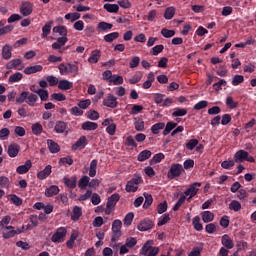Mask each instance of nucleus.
I'll list each match as a JSON object with an SVG mask.
<instances>
[{
  "label": "nucleus",
  "mask_w": 256,
  "mask_h": 256,
  "mask_svg": "<svg viewBox=\"0 0 256 256\" xmlns=\"http://www.w3.org/2000/svg\"><path fill=\"white\" fill-rule=\"evenodd\" d=\"M172 17H175V8L168 7L164 13V19L171 20Z\"/></svg>",
  "instance_id": "nucleus-55"
},
{
  "label": "nucleus",
  "mask_w": 256,
  "mask_h": 256,
  "mask_svg": "<svg viewBox=\"0 0 256 256\" xmlns=\"http://www.w3.org/2000/svg\"><path fill=\"white\" fill-rule=\"evenodd\" d=\"M53 25V21H49L42 27V39H45V37H48L51 33V26Z\"/></svg>",
  "instance_id": "nucleus-33"
},
{
  "label": "nucleus",
  "mask_w": 256,
  "mask_h": 256,
  "mask_svg": "<svg viewBox=\"0 0 256 256\" xmlns=\"http://www.w3.org/2000/svg\"><path fill=\"white\" fill-rule=\"evenodd\" d=\"M115 39H119V32H112L104 36V41L106 43H113Z\"/></svg>",
  "instance_id": "nucleus-36"
},
{
  "label": "nucleus",
  "mask_w": 256,
  "mask_h": 256,
  "mask_svg": "<svg viewBox=\"0 0 256 256\" xmlns=\"http://www.w3.org/2000/svg\"><path fill=\"white\" fill-rule=\"evenodd\" d=\"M99 128V124L96 122L86 121L82 123L83 131H95Z\"/></svg>",
  "instance_id": "nucleus-22"
},
{
  "label": "nucleus",
  "mask_w": 256,
  "mask_h": 256,
  "mask_svg": "<svg viewBox=\"0 0 256 256\" xmlns=\"http://www.w3.org/2000/svg\"><path fill=\"white\" fill-rule=\"evenodd\" d=\"M99 161L94 159L90 162L89 177H95L97 175V165Z\"/></svg>",
  "instance_id": "nucleus-31"
},
{
  "label": "nucleus",
  "mask_w": 256,
  "mask_h": 256,
  "mask_svg": "<svg viewBox=\"0 0 256 256\" xmlns=\"http://www.w3.org/2000/svg\"><path fill=\"white\" fill-rule=\"evenodd\" d=\"M202 215V221L204 223H211L215 219V214L211 211H204L201 213Z\"/></svg>",
  "instance_id": "nucleus-28"
},
{
  "label": "nucleus",
  "mask_w": 256,
  "mask_h": 256,
  "mask_svg": "<svg viewBox=\"0 0 256 256\" xmlns=\"http://www.w3.org/2000/svg\"><path fill=\"white\" fill-rule=\"evenodd\" d=\"M143 183V178L141 175H134L130 181L126 184L127 193H136L137 189H139V185Z\"/></svg>",
  "instance_id": "nucleus-2"
},
{
  "label": "nucleus",
  "mask_w": 256,
  "mask_h": 256,
  "mask_svg": "<svg viewBox=\"0 0 256 256\" xmlns=\"http://www.w3.org/2000/svg\"><path fill=\"white\" fill-rule=\"evenodd\" d=\"M119 199H121V196H119L118 193L112 194L107 201L106 208L107 209H113L117 203H119Z\"/></svg>",
  "instance_id": "nucleus-14"
},
{
  "label": "nucleus",
  "mask_w": 256,
  "mask_h": 256,
  "mask_svg": "<svg viewBox=\"0 0 256 256\" xmlns=\"http://www.w3.org/2000/svg\"><path fill=\"white\" fill-rule=\"evenodd\" d=\"M134 127L136 131H143L145 129V121L141 118H135L134 119Z\"/></svg>",
  "instance_id": "nucleus-42"
},
{
  "label": "nucleus",
  "mask_w": 256,
  "mask_h": 256,
  "mask_svg": "<svg viewBox=\"0 0 256 256\" xmlns=\"http://www.w3.org/2000/svg\"><path fill=\"white\" fill-rule=\"evenodd\" d=\"M249 157V152L245 150H239L234 154L235 163H243Z\"/></svg>",
  "instance_id": "nucleus-13"
},
{
  "label": "nucleus",
  "mask_w": 256,
  "mask_h": 256,
  "mask_svg": "<svg viewBox=\"0 0 256 256\" xmlns=\"http://www.w3.org/2000/svg\"><path fill=\"white\" fill-rule=\"evenodd\" d=\"M192 225L196 231H203V224H201V217L195 216L192 220Z\"/></svg>",
  "instance_id": "nucleus-38"
},
{
  "label": "nucleus",
  "mask_w": 256,
  "mask_h": 256,
  "mask_svg": "<svg viewBox=\"0 0 256 256\" xmlns=\"http://www.w3.org/2000/svg\"><path fill=\"white\" fill-rule=\"evenodd\" d=\"M37 95L40 97L41 101H47L49 99V91L47 90L39 88L37 91Z\"/></svg>",
  "instance_id": "nucleus-56"
},
{
  "label": "nucleus",
  "mask_w": 256,
  "mask_h": 256,
  "mask_svg": "<svg viewBox=\"0 0 256 256\" xmlns=\"http://www.w3.org/2000/svg\"><path fill=\"white\" fill-rule=\"evenodd\" d=\"M32 133L33 135H41L43 133V125L41 123H35L32 125Z\"/></svg>",
  "instance_id": "nucleus-45"
},
{
  "label": "nucleus",
  "mask_w": 256,
  "mask_h": 256,
  "mask_svg": "<svg viewBox=\"0 0 256 256\" xmlns=\"http://www.w3.org/2000/svg\"><path fill=\"white\" fill-rule=\"evenodd\" d=\"M67 41H69L67 37H59L57 41L52 44V49L54 50L61 49V47L65 46Z\"/></svg>",
  "instance_id": "nucleus-24"
},
{
  "label": "nucleus",
  "mask_w": 256,
  "mask_h": 256,
  "mask_svg": "<svg viewBox=\"0 0 256 256\" xmlns=\"http://www.w3.org/2000/svg\"><path fill=\"white\" fill-rule=\"evenodd\" d=\"M39 101V96L33 93H29L26 98V103L29 105V107H35V103Z\"/></svg>",
  "instance_id": "nucleus-25"
},
{
  "label": "nucleus",
  "mask_w": 256,
  "mask_h": 256,
  "mask_svg": "<svg viewBox=\"0 0 256 256\" xmlns=\"http://www.w3.org/2000/svg\"><path fill=\"white\" fill-rule=\"evenodd\" d=\"M19 151H21V146H19V144L14 143V144H10L8 146L7 153L9 155V157L13 158V157H17V155H19Z\"/></svg>",
  "instance_id": "nucleus-15"
},
{
  "label": "nucleus",
  "mask_w": 256,
  "mask_h": 256,
  "mask_svg": "<svg viewBox=\"0 0 256 256\" xmlns=\"http://www.w3.org/2000/svg\"><path fill=\"white\" fill-rule=\"evenodd\" d=\"M152 153L150 150H144L142 152H140L138 154V161H140V163H143V161H147V159H149L151 157Z\"/></svg>",
  "instance_id": "nucleus-34"
},
{
  "label": "nucleus",
  "mask_w": 256,
  "mask_h": 256,
  "mask_svg": "<svg viewBox=\"0 0 256 256\" xmlns=\"http://www.w3.org/2000/svg\"><path fill=\"white\" fill-rule=\"evenodd\" d=\"M153 225V221L144 219L138 224L137 229L138 231H149V229H153Z\"/></svg>",
  "instance_id": "nucleus-12"
},
{
  "label": "nucleus",
  "mask_w": 256,
  "mask_h": 256,
  "mask_svg": "<svg viewBox=\"0 0 256 256\" xmlns=\"http://www.w3.org/2000/svg\"><path fill=\"white\" fill-rule=\"evenodd\" d=\"M45 195L47 197H54V195H59V186L52 185L49 188H46Z\"/></svg>",
  "instance_id": "nucleus-27"
},
{
  "label": "nucleus",
  "mask_w": 256,
  "mask_h": 256,
  "mask_svg": "<svg viewBox=\"0 0 256 256\" xmlns=\"http://www.w3.org/2000/svg\"><path fill=\"white\" fill-rule=\"evenodd\" d=\"M43 67L41 65L29 66L24 69L25 75H33L34 73H41Z\"/></svg>",
  "instance_id": "nucleus-18"
},
{
  "label": "nucleus",
  "mask_w": 256,
  "mask_h": 256,
  "mask_svg": "<svg viewBox=\"0 0 256 256\" xmlns=\"http://www.w3.org/2000/svg\"><path fill=\"white\" fill-rule=\"evenodd\" d=\"M89 181H91L89 176H82L79 180L78 187H80V189H87V186H89Z\"/></svg>",
  "instance_id": "nucleus-41"
},
{
  "label": "nucleus",
  "mask_w": 256,
  "mask_h": 256,
  "mask_svg": "<svg viewBox=\"0 0 256 256\" xmlns=\"http://www.w3.org/2000/svg\"><path fill=\"white\" fill-rule=\"evenodd\" d=\"M199 187H201V182H195L189 186V188L184 192V196L193 199L197 193H199Z\"/></svg>",
  "instance_id": "nucleus-5"
},
{
  "label": "nucleus",
  "mask_w": 256,
  "mask_h": 256,
  "mask_svg": "<svg viewBox=\"0 0 256 256\" xmlns=\"http://www.w3.org/2000/svg\"><path fill=\"white\" fill-rule=\"evenodd\" d=\"M21 79H23V74H21V72H16L9 77L8 81L9 83H19Z\"/></svg>",
  "instance_id": "nucleus-44"
},
{
  "label": "nucleus",
  "mask_w": 256,
  "mask_h": 256,
  "mask_svg": "<svg viewBox=\"0 0 256 256\" xmlns=\"http://www.w3.org/2000/svg\"><path fill=\"white\" fill-rule=\"evenodd\" d=\"M83 215V210L79 206L73 208V214L71 216L72 221H79V218Z\"/></svg>",
  "instance_id": "nucleus-32"
},
{
  "label": "nucleus",
  "mask_w": 256,
  "mask_h": 256,
  "mask_svg": "<svg viewBox=\"0 0 256 256\" xmlns=\"http://www.w3.org/2000/svg\"><path fill=\"white\" fill-rule=\"evenodd\" d=\"M165 129L163 131V135L164 137H167V135H169V133H171L173 131V129H175L177 127V123L170 121L167 122L166 126H164Z\"/></svg>",
  "instance_id": "nucleus-30"
},
{
  "label": "nucleus",
  "mask_w": 256,
  "mask_h": 256,
  "mask_svg": "<svg viewBox=\"0 0 256 256\" xmlns=\"http://www.w3.org/2000/svg\"><path fill=\"white\" fill-rule=\"evenodd\" d=\"M221 243L226 249H233V247H235L233 239H231V237H229L227 234L222 236Z\"/></svg>",
  "instance_id": "nucleus-17"
},
{
  "label": "nucleus",
  "mask_w": 256,
  "mask_h": 256,
  "mask_svg": "<svg viewBox=\"0 0 256 256\" xmlns=\"http://www.w3.org/2000/svg\"><path fill=\"white\" fill-rule=\"evenodd\" d=\"M47 145L50 153H59L61 151L59 144L51 139L47 140Z\"/></svg>",
  "instance_id": "nucleus-23"
},
{
  "label": "nucleus",
  "mask_w": 256,
  "mask_h": 256,
  "mask_svg": "<svg viewBox=\"0 0 256 256\" xmlns=\"http://www.w3.org/2000/svg\"><path fill=\"white\" fill-rule=\"evenodd\" d=\"M46 81L47 83H49L50 87H55L56 85H59V79L55 76H47Z\"/></svg>",
  "instance_id": "nucleus-61"
},
{
  "label": "nucleus",
  "mask_w": 256,
  "mask_h": 256,
  "mask_svg": "<svg viewBox=\"0 0 256 256\" xmlns=\"http://www.w3.org/2000/svg\"><path fill=\"white\" fill-rule=\"evenodd\" d=\"M60 75H76L79 74V62L74 61V63H61L58 66Z\"/></svg>",
  "instance_id": "nucleus-1"
},
{
  "label": "nucleus",
  "mask_w": 256,
  "mask_h": 256,
  "mask_svg": "<svg viewBox=\"0 0 256 256\" xmlns=\"http://www.w3.org/2000/svg\"><path fill=\"white\" fill-rule=\"evenodd\" d=\"M31 167H33V163L31 160H27L24 165H20L16 168V173H18V175H25V173H29Z\"/></svg>",
  "instance_id": "nucleus-10"
},
{
  "label": "nucleus",
  "mask_w": 256,
  "mask_h": 256,
  "mask_svg": "<svg viewBox=\"0 0 256 256\" xmlns=\"http://www.w3.org/2000/svg\"><path fill=\"white\" fill-rule=\"evenodd\" d=\"M20 13L24 17H29V15H31V13H33V3L29 2V1L23 2L20 6Z\"/></svg>",
  "instance_id": "nucleus-8"
},
{
  "label": "nucleus",
  "mask_w": 256,
  "mask_h": 256,
  "mask_svg": "<svg viewBox=\"0 0 256 256\" xmlns=\"http://www.w3.org/2000/svg\"><path fill=\"white\" fill-rule=\"evenodd\" d=\"M208 105H209V102L207 100H202L194 105V110L201 111V109H206Z\"/></svg>",
  "instance_id": "nucleus-58"
},
{
  "label": "nucleus",
  "mask_w": 256,
  "mask_h": 256,
  "mask_svg": "<svg viewBox=\"0 0 256 256\" xmlns=\"http://www.w3.org/2000/svg\"><path fill=\"white\" fill-rule=\"evenodd\" d=\"M229 209L237 213L241 210V203L237 200H232L229 204Z\"/></svg>",
  "instance_id": "nucleus-48"
},
{
  "label": "nucleus",
  "mask_w": 256,
  "mask_h": 256,
  "mask_svg": "<svg viewBox=\"0 0 256 256\" xmlns=\"http://www.w3.org/2000/svg\"><path fill=\"white\" fill-rule=\"evenodd\" d=\"M65 19L70 20L72 23L77 21L78 19H81V14L74 12V13H68L65 15Z\"/></svg>",
  "instance_id": "nucleus-53"
},
{
  "label": "nucleus",
  "mask_w": 256,
  "mask_h": 256,
  "mask_svg": "<svg viewBox=\"0 0 256 256\" xmlns=\"http://www.w3.org/2000/svg\"><path fill=\"white\" fill-rule=\"evenodd\" d=\"M104 9L108 13H118L119 12V5L106 3V4H104Z\"/></svg>",
  "instance_id": "nucleus-40"
},
{
  "label": "nucleus",
  "mask_w": 256,
  "mask_h": 256,
  "mask_svg": "<svg viewBox=\"0 0 256 256\" xmlns=\"http://www.w3.org/2000/svg\"><path fill=\"white\" fill-rule=\"evenodd\" d=\"M21 63H23L21 59H13L6 64V69H17Z\"/></svg>",
  "instance_id": "nucleus-37"
},
{
  "label": "nucleus",
  "mask_w": 256,
  "mask_h": 256,
  "mask_svg": "<svg viewBox=\"0 0 256 256\" xmlns=\"http://www.w3.org/2000/svg\"><path fill=\"white\" fill-rule=\"evenodd\" d=\"M109 83H113V85H123V76L114 74L109 80Z\"/></svg>",
  "instance_id": "nucleus-49"
},
{
  "label": "nucleus",
  "mask_w": 256,
  "mask_h": 256,
  "mask_svg": "<svg viewBox=\"0 0 256 256\" xmlns=\"http://www.w3.org/2000/svg\"><path fill=\"white\" fill-rule=\"evenodd\" d=\"M27 95H29V92L23 91L17 98L16 103H27Z\"/></svg>",
  "instance_id": "nucleus-62"
},
{
  "label": "nucleus",
  "mask_w": 256,
  "mask_h": 256,
  "mask_svg": "<svg viewBox=\"0 0 256 256\" xmlns=\"http://www.w3.org/2000/svg\"><path fill=\"white\" fill-rule=\"evenodd\" d=\"M112 29H113V24H111V23L100 22V23H98V25H97V30H98V31L107 32V31H111Z\"/></svg>",
  "instance_id": "nucleus-29"
},
{
  "label": "nucleus",
  "mask_w": 256,
  "mask_h": 256,
  "mask_svg": "<svg viewBox=\"0 0 256 256\" xmlns=\"http://www.w3.org/2000/svg\"><path fill=\"white\" fill-rule=\"evenodd\" d=\"M87 145V137L81 136L73 145L72 150L77 151L81 149H85V146Z\"/></svg>",
  "instance_id": "nucleus-11"
},
{
  "label": "nucleus",
  "mask_w": 256,
  "mask_h": 256,
  "mask_svg": "<svg viewBox=\"0 0 256 256\" xmlns=\"http://www.w3.org/2000/svg\"><path fill=\"white\" fill-rule=\"evenodd\" d=\"M68 129H69V126L67 125V122L61 121V120L56 121L54 126L55 133H58V134L65 133L67 135V133H69Z\"/></svg>",
  "instance_id": "nucleus-7"
},
{
  "label": "nucleus",
  "mask_w": 256,
  "mask_h": 256,
  "mask_svg": "<svg viewBox=\"0 0 256 256\" xmlns=\"http://www.w3.org/2000/svg\"><path fill=\"white\" fill-rule=\"evenodd\" d=\"M161 35L165 37V39H171V37H175V30H169L167 28H163L161 30Z\"/></svg>",
  "instance_id": "nucleus-52"
},
{
  "label": "nucleus",
  "mask_w": 256,
  "mask_h": 256,
  "mask_svg": "<svg viewBox=\"0 0 256 256\" xmlns=\"http://www.w3.org/2000/svg\"><path fill=\"white\" fill-rule=\"evenodd\" d=\"M165 159V155L163 153H158L153 156V158L150 160V165H155L157 163H161Z\"/></svg>",
  "instance_id": "nucleus-46"
},
{
  "label": "nucleus",
  "mask_w": 256,
  "mask_h": 256,
  "mask_svg": "<svg viewBox=\"0 0 256 256\" xmlns=\"http://www.w3.org/2000/svg\"><path fill=\"white\" fill-rule=\"evenodd\" d=\"M165 129V122H158L151 126L150 130L152 131L153 135H159L161 130Z\"/></svg>",
  "instance_id": "nucleus-26"
},
{
  "label": "nucleus",
  "mask_w": 256,
  "mask_h": 256,
  "mask_svg": "<svg viewBox=\"0 0 256 256\" xmlns=\"http://www.w3.org/2000/svg\"><path fill=\"white\" fill-rule=\"evenodd\" d=\"M104 107H109L110 109H115L119 102H117V96L113 94H108L107 97L103 100Z\"/></svg>",
  "instance_id": "nucleus-6"
},
{
  "label": "nucleus",
  "mask_w": 256,
  "mask_h": 256,
  "mask_svg": "<svg viewBox=\"0 0 256 256\" xmlns=\"http://www.w3.org/2000/svg\"><path fill=\"white\" fill-rule=\"evenodd\" d=\"M187 115V109L185 108H174V112L172 113V117H185Z\"/></svg>",
  "instance_id": "nucleus-43"
},
{
  "label": "nucleus",
  "mask_w": 256,
  "mask_h": 256,
  "mask_svg": "<svg viewBox=\"0 0 256 256\" xmlns=\"http://www.w3.org/2000/svg\"><path fill=\"white\" fill-rule=\"evenodd\" d=\"M145 202L143 204V209H149L153 205V196L147 192L144 193Z\"/></svg>",
  "instance_id": "nucleus-39"
},
{
  "label": "nucleus",
  "mask_w": 256,
  "mask_h": 256,
  "mask_svg": "<svg viewBox=\"0 0 256 256\" xmlns=\"http://www.w3.org/2000/svg\"><path fill=\"white\" fill-rule=\"evenodd\" d=\"M51 165H47L42 171L38 172L37 178L40 179V181H43L44 179H47L49 175H51Z\"/></svg>",
  "instance_id": "nucleus-19"
},
{
  "label": "nucleus",
  "mask_w": 256,
  "mask_h": 256,
  "mask_svg": "<svg viewBox=\"0 0 256 256\" xmlns=\"http://www.w3.org/2000/svg\"><path fill=\"white\" fill-rule=\"evenodd\" d=\"M226 105L229 109H237V107H239V102H234L233 97L228 96L226 98Z\"/></svg>",
  "instance_id": "nucleus-54"
},
{
  "label": "nucleus",
  "mask_w": 256,
  "mask_h": 256,
  "mask_svg": "<svg viewBox=\"0 0 256 256\" xmlns=\"http://www.w3.org/2000/svg\"><path fill=\"white\" fill-rule=\"evenodd\" d=\"M133 219H135V214L133 212H130L128 214H126V216L124 217V225L126 227H129L131 225V223H133Z\"/></svg>",
  "instance_id": "nucleus-51"
},
{
  "label": "nucleus",
  "mask_w": 256,
  "mask_h": 256,
  "mask_svg": "<svg viewBox=\"0 0 256 256\" xmlns=\"http://www.w3.org/2000/svg\"><path fill=\"white\" fill-rule=\"evenodd\" d=\"M222 87H227V81L223 79L213 84L214 91H221V89H223Z\"/></svg>",
  "instance_id": "nucleus-57"
},
{
  "label": "nucleus",
  "mask_w": 256,
  "mask_h": 256,
  "mask_svg": "<svg viewBox=\"0 0 256 256\" xmlns=\"http://www.w3.org/2000/svg\"><path fill=\"white\" fill-rule=\"evenodd\" d=\"M121 227H123V222L119 219L114 220L112 223V232L121 231Z\"/></svg>",
  "instance_id": "nucleus-60"
},
{
  "label": "nucleus",
  "mask_w": 256,
  "mask_h": 256,
  "mask_svg": "<svg viewBox=\"0 0 256 256\" xmlns=\"http://www.w3.org/2000/svg\"><path fill=\"white\" fill-rule=\"evenodd\" d=\"M12 49L13 48L11 46L7 45V44L2 48V57H3V59L9 60L11 58Z\"/></svg>",
  "instance_id": "nucleus-35"
},
{
  "label": "nucleus",
  "mask_w": 256,
  "mask_h": 256,
  "mask_svg": "<svg viewBox=\"0 0 256 256\" xmlns=\"http://www.w3.org/2000/svg\"><path fill=\"white\" fill-rule=\"evenodd\" d=\"M181 171H183V166H181V164H172L167 174L168 179H175V177H180Z\"/></svg>",
  "instance_id": "nucleus-4"
},
{
  "label": "nucleus",
  "mask_w": 256,
  "mask_h": 256,
  "mask_svg": "<svg viewBox=\"0 0 256 256\" xmlns=\"http://www.w3.org/2000/svg\"><path fill=\"white\" fill-rule=\"evenodd\" d=\"M63 181L68 189H75L77 187V176H72L71 178L64 177Z\"/></svg>",
  "instance_id": "nucleus-21"
},
{
  "label": "nucleus",
  "mask_w": 256,
  "mask_h": 256,
  "mask_svg": "<svg viewBox=\"0 0 256 256\" xmlns=\"http://www.w3.org/2000/svg\"><path fill=\"white\" fill-rule=\"evenodd\" d=\"M58 89H60V91H69V89H73V82L69 80H60Z\"/></svg>",
  "instance_id": "nucleus-20"
},
{
  "label": "nucleus",
  "mask_w": 256,
  "mask_h": 256,
  "mask_svg": "<svg viewBox=\"0 0 256 256\" xmlns=\"http://www.w3.org/2000/svg\"><path fill=\"white\" fill-rule=\"evenodd\" d=\"M222 169H232L235 167V160H225L221 163Z\"/></svg>",
  "instance_id": "nucleus-63"
},
{
  "label": "nucleus",
  "mask_w": 256,
  "mask_h": 256,
  "mask_svg": "<svg viewBox=\"0 0 256 256\" xmlns=\"http://www.w3.org/2000/svg\"><path fill=\"white\" fill-rule=\"evenodd\" d=\"M100 59H101V50H94L91 52L90 57L88 58V63L93 65V64L99 63Z\"/></svg>",
  "instance_id": "nucleus-16"
},
{
  "label": "nucleus",
  "mask_w": 256,
  "mask_h": 256,
  "mask_svg": "<svg viewBox=\"0 0 256 256\" xmlns=\"http://www.w3.org/2000/svg\"><path fill=\"white\" fill-rule=\"evenodd\" d=\"M121 235V231L112 232L110 247L116 249L115 255H117V249H119V245H121V243H117V241H119V239L121 238Z\"/></svg>",
  "instance_id": "nucleus-9"
},
{
  "label": "nucleus",
  "mask_w": 256,
  "mask_h": 256,
  "mask_svg": "<svg viewBox=\"0 0 256 256\" xmlns=\"http://www.w3.org/2000/svg\"><path fill=\"white\" fill-rule=\"evenodd\" d=\"M245 81V77L243 75H234L232 78L233 87H237V85H241Z\"/></svg>",
  "instance_id": "nucleus-50"
},
{
  "label": "nucleus",
  "mask_w": 256,
  "mask_h": 256,
  "mask_svg": "<svg viewBox=\"0 0 256 256\" xmlns=\"http://www.w3.org/2000/svg\"><path fill=\"white\" fill-rule=\"evenodd\" d=\"M67 236V228L59 227L56 229L55 233L51 237L52 243H63L65 237Z\"/></svg>",
  "instance_id": "nucleus-3"
},
{
  "label": "nucleus",
  "mask_w": 256,
  "mask_h": 256,
  "mask_svg": "<svg viewBox=\"0 0 256 256\" xmlns=\"http://www.w3.org/2000/svg\"><path fill=\"white\" fill-rule=\"evenodd\" d=\"M59 165H73V158L71 156L60 158Z\"/></svg>",
  "instance_id": "nucleus-64"
},
{
  "label": "nucleus",
  "mask_w": 256,
  "mask_h": 256,
  "mask_svg": "<svg viewBox=\"0 0 256 256\" xmlns=\"http://www.w3.org/2000/svg\"><path fill=\"white\" fill-rule=\"evenodd\" d=\"M53 33H59L62 37H67V27L65 26H55L53 28Z\"/></svg>",
  "instance_id": "nucleus-47"
},
{
  "label": "nucleus",
  "mask_w": 256,
  "mask_h": 256,
  "mask_svg": "<svg viewBox=\"0 0 256 256\" xmlns=\"http://www.w3.org/2000/svg\"><path fill=\"white\" fill-rule=\"evenodd\" d=\"M9 185H11L9 178L6 176H0V187H2V189H9Z\"/></svg>",
  "instance_id": "nucleus-59"
}]
</instances>
